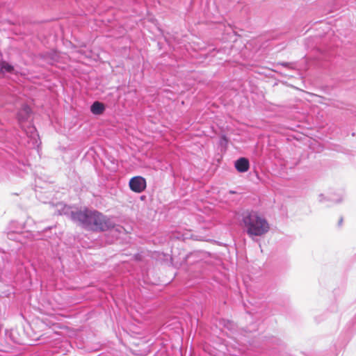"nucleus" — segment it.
<instances>
[{
  "instance_id": "obj_1",
  "label": "nucleus",
  "mask_w": 356,
  "mask_h": 356,
  "mask_svg": "<svg viewBox=\"0 0 356 356\" xmlns=\"http://www.w3.org/2000/svg\"><path fill=\"white\" fill-rule=\"evenodd\" d=\"M71 218L83 227L94 231H106L115 226L113 218L88 209L72 211Z\"/></svg>"
},
{
  "instance_id": "obj_2",
  "label": "nucleus",
  "mask_w": 356,
  "mask_h": 356,
  "mask_svg": "<svg viewBox=\"0 0 356 356\" xmlns=\"http://www.w3.org/2000/svg\"><path fill=\"white\" fill-rule=\"evenodd\" d=\"M243 223L247 234L251 237L263 236L270 229L268 221L255 212L245 215Z\"/></svg>"
},
{
  "instance_id": "obj_3",
  "label": "nucleus",
  "mask_w": 356,
  "mask_h": 356,
  "mask_svg": "<svg viewBox=\"0 0 356 356\" xmlns=\"http://www.w3.org/2000/svg\"><path fill=\"white\" fill-rule=\"evenodd\" d=\"M31 113V108L26 104H24L18 111L17 119L22 129H24V132L29 138L28 143L31 147H35L38 145L39 142V136L36 129L33 125L29 124L26 129L23 125V123L27 122L29 119Z\"/></svg>"
},
{
  "instance_id": "obj_4",
  "label": "nucleus",
  "mask_w": 356,
  "mask_h": 356,
  "mask_svg": "<svg viewBox=\"0 0 356 356\" xmlns=\"http://www.w3.org/2000/svg\"><path fill=\"white\" fill-rule=\"evenodd\" d=\"M129 186L132 191L140 193L146 188V180L141 176H136L130 179Z\"/></svg>"
},
{
  "instance_id": "obj_5",
  "label": "nucleus",
  "mask_w": 356,
  "mask_h": 356,
  "mask_svg": "<svg viewBox=\"0 0 356 356\" xmlns=\"http://www.w3.org/2000/svg\"><path fill=\"white\" fill-rule=\"evenodd\" d=\"M235 168L240 172H245L250 167L249 161L245 158H240L235 161Z\"/></svg>"
},
{
  "instance_id": "obj_6",
  "label": "nucleus",
  "mask_w": 356,
  "mask_h": 356,
  "mask_svg": "<svg viewBox=\"0 0 356 356\" xmlns=\"http://www.w3.org/2000/svg\"><path fill=\"white\" fill-rule=\"evenodd\" d=\"M105 110L104 104L99 102H95L90 106V111L95 115H101Z\"/></svg>"
},
{
  "instance_id": "obj_7",
  "label": "nucleus",
  "mask_w": 356,
  "mask_h": 356,
  "mask_svg": "<svg viewBox=\"0 0 356 356\" xmlns=\"http://www.w3.org/2000/svg\"><path fill=\"white\" fill-rule=\"evenodd\" d=\"M191 234L188 232L184 233L181 234L180 233H178L177 235L175 236V238L180 240H186L191 237Z\"/></svg>"
},
{
  "instance_id": "obj_8",
  "label": "nucleus",
  "mask_w": 356,
  "mask_h": 356,
  "mask_svg": "<svg viewBox=\"0 0 356 356\" xmlns=\"http://www.w3.org/2000/svg\"><path fill=\"white\" fill-rule=\"evenodd\" d=\"M342 198H339V199H334V198H331V200L333 201V202H340L341 201Z\"/></svg>"
},
{
  "instance_id": "obj_9",
  "label": "nucleus",
  "mask_w": 356,
  "mask_h": 356,
  "mask_svg": "<svg viewBox=\"0 0 356 356\" xmlns=\"http://www.w3.org/2000/svg\"><path fill=\"white\" fill-rule=\"evenodd\" d=\"M24 169L23 170H24V171H27V170H28V168H29V166H25V165H24Z\"/></svg>"
}]
</instances>
